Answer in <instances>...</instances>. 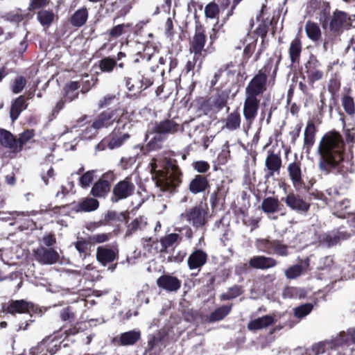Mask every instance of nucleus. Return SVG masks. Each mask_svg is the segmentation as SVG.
I'll return each mask as SVG.
<instances>
[{
  "mask_svg": "<svg viewBox=\"0 0 355 355\" xmlns=\"http://www.w3.org/2000/svg\"><path fill=\"white\" fill-rule=\"evenodd\" d=\"M219 12L218 6L215 3H209L205 9V13L207 17L215 18L218 15Z\"/></svg>",
  "mask_w": 355,
  "mask_h": 355,
  "instance_id": "nucleus-57",
  "label": "nucleus"
},
{
  "mask_svg": "<svg viewBox=\"0 0 355 355\" xmlns=\"http://www.w3.org/2000/svg\"><path fill=\"white\" fill-rule=\"evenodd\" d=\"M0 144L5 148H8L13 152L20 150V147H18V142L13 135L8 131L4 129H0Z\"/></svg>",
  "mask_w": 355,
  "mask_h": 355,
  "instance_id": "nucleus-20",
  "label": "nucleus"
},
{
  "mask_svg": "<svg viewBox=\"0 0 355 355\" xmlns=\"http://www.w3.org/2000/svg\"><path fill=\"white\" fill-rule=\"evenodd\" d=\"M53 12L48 10H40L37 13V19L43 26L50 25L53 21Z\"/></svg>",
  "mask_w": 355,
  "mask_h": 355,
  "instance_id": "nucleus-50",
  "label": "nucleus"
},
{
  "mask_svg": "<svg viewBox=\"0 0 355 355\" xmlns=\"http://www.w3.org/2000/svg\"><path fill=\"white\" fill-rule=\"evenodd\" d=\"M206 261V253L200 250H198L190 254L187 262L190 269H196L202 267Z\"/></svg>",
  "mask_w": 355,
  "mask_h": 355,
  "instance_id": "nucleus-23",
  "label": "nucleus"
},
{
  "mask_svg": "<svg viewBox=\"0 0 355 355\" xmlns=\"http://www.w3.org/2000/svg\"><path fill=\"white\" fill-rule=\"evenodd\" d=\"M27 107V104L25 101L24 96H19L12 104L10 109V118L12 121H15L20 113Z\"/></svg>",
  "mask_w": 355,
  "mask_h": 355,
  "instance_id": "nucleus-32",
  "label": "nucleus"
},
{
  "mask_svg": "<svg viewBox=\"0 0 355 355\" xmlns=\"http://www.w3.org/2000/svg\"><path fill=\"white\" fill-rule=\"evenodd\" d=\"M208 187V182L205 177L196 175L189 184V190L192 193L196 194L204 191Z\"/></svg>",
  "mask_w": 355,
  "mask_h": 355,
  "instance_id": "nucleus-29",
  "label": "nucleus"
},
{
  "mask_svg": "<svg viewBox=\"0 0 355 355\" xmlns=\"http://www.w3.org/2000/svg\"><path fill=\"white\" fill-rule=\"evenodd\" d=\"M88 18V12L85 8H80L71 16V23L73 26L80 27L83 26Z\"/></svg>",
  "mask_w": 355,
  "mask_h": 355,
  "instance_id": "nucleus-36",
  "label": "nucleus"
},
{
  "mask_svg": "<svg viewBox=\"0 0 355 355\" xmlns=\"http://www.w3.org/2000/svg\"><path fill=\"white\" fill-rule=\"evenodd\" d=\"M349 205L350 202L348 199H344L337 202L335 205L334 214L340 218L345 217V215L343 211L347 210L349 207Z\"/></svg>",
  "mask_w": 355,
  "mask_h": 355,
  "instance_id": "nucleus-51",
  "label": "nucleus"
},
{
  "mask_svg": "<svg viewBox=\"0 0 355 355\" xmlns=\"http://www.w3.org/2000/svg\"><path fill=\"white\" fill-rule=\"evenodd\" d=\"M112 236L111 233H101L94 234L89 237V241L92 243H101L107 241Z\"/></svg>",
  "mask_w": 355,
  "mask_h": 355,
  "instance_id": "nucleus-58",
  "label": "nucleus"
},
{
  "mask_svg": "<svg viewBox=\"0 0 355 355\" xmlns=\"http://www.w3.org/2000/svg\"><path fill=\"white\" fill-rule=\"evenodd\" d=\"M242 288L239 286H234L229 290L221 295L220 299L223 300H229L234 299L238 296H239L242 293Z\"/></svg>",
  "mask_w": 355,
  "mask_h": 355,
  "instance_id": "nucleus-48",
  "label": "nucleus"
},
{
  "mask_svg": "<svg viewBox=\"0 0 355 355\" xmlns=\"http://www.w3.org/2000/svg\"><path fill=\"white\" fill-rule=\"evenodd\" d=\"M58 350V347L51 345L49 340H43L37 346L33 347L30 350L31 355H53Z\"/></svg>",
  "mask_w": 355,
  "mask_h": 355,
  "instance_id": "nucleus-19",
  "label": "nucleus"
},
{
  "mask_svg": "<svg viewBox=\"0 0 355 355\" xmlns=\"http://www.w3.org/2000/svg\"><path fill=\"white\" fill-rule=\"evenodd\" d=\"M206 210L202 205L186 210L180 215L181 220H185L193 227L198 228L206 223Z\"/></svg>",
  "mask_w": 355,
  "mask_h": 355,
  "instance_id": "nucleus-8",
  "label": "nucleus"
},
{
  "mask_svg": "<svg viewBox=\"0 0 355 355\" xmlns=\"http://www.w3.org/2000/svg\"><path fill=\"white\" fill-rule=\"evenodd\" d=\"M304 290L297 288L288 286L286 287L282 292V296L284 298H302L304 297Z\"/></svg>",
  "mask_w": 355,
  "mask_h": 355,
  "instance_id": "nucleus-42",
  "label": "nucleus"
},
{
  "mask_svg": "<svg viewBox=\"0 0 355 355\" xmlns=\"http://www.w3.org/2000/svg\"><path fill=\"white\" fill-rule=\"evenodd\" d=\"M179 125L173 121H164L157 123L155 127V132L146 135V139L149 140L148 146L151 149L160 147L162 134L174 133L178 130Z\"/></svg>",
  "mask_w": 355,
  "mask_h": 355,
  "instance_id": "nucleus-6",
  "label": "nucleus"
},
{
  "mask_svg": "<svg viewBox=\"0 0 355 355\" xmlns=\"http://www.w3.org/2000/svg\"><path fill=\"white\" fill-rule=\"evenodd\" d=\"M309 267V259L306 258L300 264H296L289 267L285 270V276L288 279H294L300 277Z\"/></svg>",
  "mask_w": 355,
  "mask_h": 355,
  "instance_id": "nucleus-21",
  "label": "nucleus"
},
{
  "mask_svg": "<svg viewBox=\"0 0 355 355\" xmlns=\"http://www.w3.org/2000/svg\"><path fill=\"white\" fill-rule=\"evenodd\" d=\"M147 223L146 218L144 217H139L135 218L128 226L125 235L129 236L135 232L137 230H143Z\"/></svg>",
  "mask_w": 355,
  "mask_h": 355,
  "instance_id": "nucleus-41",
  "label": "nucleus"
},
{
  "mask_svg": "<svg viewBox=\"0 0 355 355\" xmlns=\"http://www.w3.org/2000/svg\"><path fill=\"white\" fill-rule=\"evenodd\" d=\"M311 62H309V66H306L307 68V73H308V79L310 82L313 83L315 81H318L322 79L323 76V73L320 70L316 68H311Z\"/></svg>",
  "mask_w": 355,
  "mask_h": 355,
  "instance_id": "nucleus-49",
  "label": "nucleus"
},
{
  "mask_svg": "<svg viewBox=\"0 0 355 355\" xmlns=\"http://www.w3.org/2000/svg\"><path fill=\"white\" fill-rule=\"evenodd\" d=\"M107 220H121L125 219V216L123 213L118 214L114 211H110L105 216Z\"/></svg>",
  "mask_w": 355,
  "mask_h": 355,
  "instance_id": "nucleus-63",
  "label": "nucleus"
},
{
  "mask_svg": "<svg viewBox=\"0 0 355 355\" xmlns=\"http://www.w3.org/2000/svg\"><path fill=\"white\" fill-rule=\"evenodd\" d=\"M132 126L130 114L126 111H123L120 117L116 121V125L112 132L110 141L107 143L108 148L110 149L118 148L127 141L130 138L128 130Z\"/></svg>",
  "mask_w": 355,
  "mask_h": 355,
  "instance_id": "nucleus-4",
  "label": "nucleus"
},
{
  "mask_svg": "<svg viewBox=\"0 0 355 355\" xmlns=\"http://www.w3.org/2000/svg\"><path fill=\"white\" fill-rule=\"evenodd\" d=\"M157 284L168 292H176L181 287V281L171 275H164L157 279Z\"/></svg>",
  "mask_w": 355,
  "mask_h": 355,
  "instance_id": "nucleus-14",
  "label": "nucleus"
},
{
  "mask_svg": "<svg viewBox=\"0 0 355 355\" xmlns=\"http://www.w3.org/2000/svg\"><path fill=\"white\" fill-rule=\"evenodd\" d=\"M241 125L240 114L235 111L230 114L226 119L225 128L230 130H235Z\"/></svg>",
  "mask_w": 355,
  "mask_h": 355,
  "instance_id": "nucleus-40",
  "label": "nucleus"
},
{
  "mask_svg": "<svg viewBox=\"0 0 355 355\" xmlns=\"http://www.w3.org/2000/svg\"><path fill=\"white\" fill-rule=\"evenodd\" d=\"M142 245L144 248L149 253L156 252L157 241H153L151 238H145L142 239Z\"/></svg>",
  "mask_w": 355,
  "mask_h": 355,
  "instance_id": "nucleus-59",
  "label": "nucleus"
},
{
  "mask_svg": "<svg viewBox=\"0 0 355 355\" xmlns=\"http://www.w3.org/2000/svg\"><path fill=\"white\" fill-rule=\"evenodd\" d=\"M302 42L297 35L291 42L288 53L292 64H299L302 52Z\"/></svg>",
  "mask_w": 355,
  "mask_h": 355,
  "instance_id": "nucleus-22",
  "label": "nucleus"
},
{
  "mask_svg": "<svg viewBox=\"0 0 355 355\" xmlns=\"http://www.w3.org/2000/svg\"><path fill=\"white\" fill-rule=\"evenodd\" d=\"M347 237L343 232H330L322 236L320 242L327 247L336 245L340 240L346 239Z\"/></svg>",
  "mask_w": 355,
  "mask_h": 355,
  "instance_id": "nucleus-28",
  "label": "nucleus"
},
{
  "mask_svg": "<svg viewBox=\"0 0 355 355\" xmlns=\"http://www.w3.org/2000/svg\"><path fill=\"white\" fill-rule=\"evenodd\" d=\"M110 185L107 180H99L92 188L91 193L94 197H105L110 191Z\"/></svg>",
  "mask_w": 355,
  "mask_h": 355,
  "instance_id": "nucleus-30",
  "label": "nucleus"
},
{
  "mask_svg": "<svg viewBox=\"0 0 355 355\" xmlns=\"http://www.w3.org/2000/svg\"><path fill=\"white\" fill-rule=\"evenodd\" d=\"M118 250L116 248H110L106 246H100L96 250L97 260L103 265L114 261L117 257Z\"/></svg>",
  "mask_w": 355,
  "mask_h": 355,
  "instance_id": "nucleus-15",
  "label": "nucleus"
},
{
  "mask_svg": "<svg viewBox=\"0 0 355 355\" xmlns=\"http://www.w3.org/2000/svg\"><path fill=\"white\" fill-rule=\"evenodd\" d=\"M94 171H88L80 177L79 184L82 187L85 188L90 185L94 179Z\"/></svg>",
  "mask_w": 355,
  "mask_h": 355,
  "instance_id": "nucleus-55",
  "label": "nucleus"
},
{
  "mask_svg": "<svg viewBox=\"0 0 355 355\" xmlns=\"http://www.w3.org/2000/svg\"><path fill=\"white\" fill-rule=\"evenodd\" d=\"M331 340L335 349H345L355 345V329L349 328L347 331H340L333 336Z\"/></svg>",
  "mask_w": 355,
  "mask_h": 355,
  "instance_id": "nucleus-12",
  "label": "nucleus"
},
{
  "mask_svg": "<svg viewBox=\"0 0 355 355\" xmlns=\"http://www.w3.org/2000/svg\"><path fill=\"white\" fill-rule=\"evenodd\" d=\"M130 26L129 24L115 26L110 30V36L112 38H117L124 33L125 28H130Z\"/></svg>",
  "mask_w": 355,
  "mask_h": 355,
  "instance_id": "nucleus-56",
  "label": "nucleus"
},
{
  "mask_svg": "<svg viewBox=\"0 0 355 355\" xmlns=\"http://www.w3.org/2000/svg\"><path fill=\"white\" fill-rule=\"evenodd\" d=\"M305 32L307 37L313 42L318 41L322 36L321 31L318 24L311 21L306 22Z\"/></svg>",
  "mask_w": 355,
  "mask_h": 355,
  "instance_id": "nucleus-35",
  "label": "nucleus"
},
{
  "mask_svg": "<svg viewBox=\"0 0 355 355\" xmlns=\"http://www.w3.org/2000/svg\"><path fill=\"white\" fill-rule=\"evenodd\" d=\"M180 239L178 234H170L161 239L162 249L161 251H166L168 248H171Z\"/></svg>",
  "mask_w": 355,
  "mask_h": 355,
  "instance_id": "nucleus-44",
  "label": "nucleus"
},
{
  "mask_svg": "<svg viewBox=\"0 0 355 355\" xmlns=\"http://www.w3.org/2000/svg\"><path fill=\"white\" fill-rule=\"evenodd\" d=\"M272 241L269 240H261L259 241L258 248L259 250L271 254L272 252V248L270 246L269 243H271Z\"/></svg>",
  "mask_w": 355,
  "mask_h": 355,
  "instance_id": "nucleus-61",
  "label": "nucleus"
},
{
  "mask_svg": "<svg viewBox=\"0 0 355 355\" xmlns=\"http://www.w3.org/2000/svg\"><path fill=\"white\" fill-rule=\"evenodd\" d=\"M341 103L345 113L353 117L355 115V102L353 97L349 94L343 95L341 98Z\"/></svg>",
  "mask_w": 355,
  "mask_h": 355,
  "instance_id": "nucleus-38",
  "label": "nucleus"
},
{
  "mask_svg": "<svg viewBox=\"0 0 355 355\" xmlns=\"http://www.w3.org/2000/svg\"><path fill=\"white\" fill-rule=\"evenodd\" d=\"M74 246L82 259L89 255V243L82 237H78Z\"/></svg>",
  "mask_w": 355,
  "mask_h": 355,
  "instance_id": "nucleus-39",
  "label": "nucleus"
},
{
  "mask_svg": "<svg viewBox=\"0 0 355 355\" xmlns=\"http://www.w3.org/2000/svg\"><path fill=\"white\" fill-rule=\"evenodd\" d=\"M313 309L311 304H305L295 309V315L298 318H302L309 314Z\"/></svg>",
  "mask_w": 355,
  "mask_h": 355,
  "instance_id": "nucleus-53",
  "label": "nucleus"
},
{
  "mask_svg": "<svg viewBox=\"0 0 355 355\" xmlns=\"http://www.w3.org/2000/svg\"><path fill=\"white\" fill-rule=\"evenodd\" d=\"M151 84L152 83L150 81L144 83L142 80L125 78V85L128 91L132 92L131 96H136L142 91L144 86L145 89Z\"/></svg>",
  "mask_w": 355,
  "mask_h": 355,
  "instance_id": "nucleus-26",
  "label": "nucleus"
},
{
  "mask_svg": "<svg viewBox=\"0 0 355 355\" xmlns=\"http://www.w3.org/2000/svg\"><path fill=\"white\" fill-rule=\"evenodd\" d=\"M267 76L260 71L248 83L245 88L243 103V116L245 123L243 130L248 132L257 117L259 107V96L266 90Z\"/></svg>",
  "mask_w": 355,
  "mask_h": 355,
  "instance_id": "nucleus-3",
  "label": "nucleus"
},
{
  "mask_svg": "<svg viewBox=\"0 0 355 355\" xmlns=\"http://www.w3.org/2000/svg\"><path fill=\"white\" fill-rule=\"evenodd\" d=\"M6 310L11 314L28 313L31 318H32V314L40 313V309L37 306L24 300L11 301Z\"/></svg>",
  "mask_w": 355,
  "mask_h": 355,
  "instance_id": "nucleus-10",
  "label": "nucleus"
},
{
  "mask_svg": "<svg viewBox=\"0 0 355 355\" xmlns=\"http://www.w3.org/2000/svg\"><path fill=\"white\" fill-rule=\"evenodd\" d=\"M275 322V318L272 315H264L249 322L248 327L250 330H258L266 328Z\"/></svg>",
  "mask_w": 355,
  "mask_h": 355,
  "instance_id": "nucleus-27",
  "label": "nucleus"
},
{
  "mask_svg": "<svg viewBox=\"0 0 355 355\" xmlns=\"http://www.w3.org/2000/svg\"><path fill=\"white\" fill-rule=\"evenodd\" d=\"M316 128L312 121H309L304 130V146L307 150L313 145L315 141V135Z\"/></svg>",
  "mask_w": 355,
  "mask_h": 355,
  "instance_id": "nucleus-33",
  "label": "nucleus"
},
{
  "mask_svg": "<svg viewBox=\"0 0 355 355\" xmlns=\"http://www.w3.org/2000/svg\"><path fill=\"white\" fill-rule=\"evenodd\" d=\"M270 246L272 248V252L282 257H286L288 255V246L284 245L279 241H272L271 243H269Z\"/></svg>",
  "mask_w": 355,
  "mask_h": 355,
  "instance_id": "nucleus-45",
  "label": "nucleus"
},
{
  "mask_svg": "<svg viewBox=\"0 0 355 355\" xmlns=\"http://www.w3.org/2000/svg\"><path fill=\"white\" fill-rule=\"evenodd\" d=\"M194 168L199 173H205L209 168V165L207 162L198 161L194 163Z\"/></svg>",
  "mask_w": 355,
  "mask_h": 355,
  "instance_id": "nucleus-64",
  "label": "nucleus"
},
{
  "mask_svg": "<svg viewBox=\"0 0 355 355\" xmlns=\"http://www.w3.org/2000/svg\"><path fill=\"white\" fill-rule=\"evenodd\" d=\"M135 190V186L131 177H127L124 180L119 182L113 188L112 201L126 199L131 196Z\"/></svg>",
  "mask_w": 355,
  "mask_h": 355,
  "instance_id": "nucleus-9",
  "label": "nucleus"
},
{
  "mask_svg": "<svg viewBox=\"0 0 355 355\" xmlns=\"http://www.w3.org/2000/svg\"><path fill=\"white\" fill-rule=\"evenodd\" d=\"M79 88V85L78 82L73 81L71 82L67 87H66V95H65V101H68L69 102L72 101L75 98L78 97V93H75L73 94V96H71V92L74 93L75 92H77V89Z\"/></svg>",
  "mask_w": 355,
  "mask_h": 355,
  "instance_id": "nucleus-47",
  "label": "nucleus"
},
{
  "mask_svg": "<svg viewBox=\"0 0 355 355\" xmlns=\"http://www.w3.org/2000/svg\"><path fill=\"white\" fill-rule=\"evenodd\" d=\"M116 118V110H107L101 112L94 119L92 125L83 130V137L86 139H92L98 130L111 126L118 120Z\"/></svg>",
  "mask_w": 355,
  "mask_h": 355,
  "instance_id": "nucleus-5",
  "label": "nucleus"
},
{
  "mask_svg": "<svg viewBox=\"0 0 355 355\" xmlns=\"http://www.w3.org/2000/svg\"><path fill=\"white\" fill-rule=\"evenodd\" d=\"M35 260L43 265H52L59 261L60 255L53 248L40 246L33 251Z\"/></svg>",
  "mask_w": 355,
  "mask_h": 355,
  "instance_id": "nucleus-11",
  "label": "nucleus"
},
{
  "mask_svg": "<svg viewBox=\"0 0 355 355\" xmlns=\"http://www.w3.org/2000/svg\"><path fill=\"white\" fill-rule=\"evenodd\" d=\"M205 42L206 37L203 32L196 29L191 44V52H193L196 55H200L204 49Z\"/></svg>",
  "mask_w": 355,
  "mask_h": 355,
  "instance_id": "nucleus-25",
  "label": "nucleus"
},
{
  "mask_svg": "<svg viewBox=\"0 0 355 355\" xmlns=\"http://www.w3.org/2000/svg\"><path fill=\"white\" fill-rule=\"evenodd\" d=\"M230 311L231 306H222L211 313L209 315V321L215 322L220 320L223 319Z\"/></svg>",
  "mask_w": 355,
  "mask_h": 355,
  "instance_id": "nucleus-43",
  "label": "nucleus"
},
{
  "mask_svg": "<svg viewBox=\"0 0 355 355\" xmlns=\"http://www.w3.org/2000/svg\"><path fill=\"white\" fill-rule=\"evenodd\" d=\"M265 165L268 173L266 177L272 176L275 172L279 171L282 166L281 157L273 153H269L266 159Z\"/></svg>",
  "mask_w": 355,
  "mask_h": 355,
  "instance_id": "nucleus-18",
  "label": "nucleus"
},
{
  "mask_svg": "<svg viewBox=\"0 0 355 355\" xmlns=\"http://www.w3.org/2000/svg\"><path fill=\"white\" fill-rule=\"evenodd\" d=\"M33 136V133L32 131H26L20 135L18 142V147H20V150H21L22 146L26 144L30 139H31Z\"/></svg>",
  "mask_w": 355,
  "mask_h": 355,
  "instance_id": "nucleus-62",
  "label": "nucleus"
},
{
  "mask_svg": "<svg viewBox=\"0 0 355 355\" xmlns=\"http://www.w3.org/2000/svg\"><path fill=\"white\" fill-rule=\"evenodd\" d=\"M249 265L254 268L266 270L275 267L277 261L272 257L255 256L250 259Z\"/></svg>",
  "mask_w": 355,
  "mask_h": 355,
  "instance_id": "nucleus-17",
  "label": "nucleus"
},
{
  "mask_svg": "<svg viewBox=\"0 0 355 355\" xmlns=\"http://www.w3.org/2000/svg\"><path fill=\"white\" fill-rule=\"evenodd\" d=\"M345 142L336 132L325 134L318 148V167L324 175L340 173L343 171Z\"/></svg>",
  "mask_w": 355,
  "mask_h": 355,
  "instance_id": "nucleus-1",
  "label": "nucleus"
},
{
  "mask_svg": "<svg viewBox=\"0 0 355 355\" xmlns=\"http://www.w3.org/2000/svg\"><path fill=\"white\" fill-rule=\"evenodd\" d=\"M330 17V8L328 6H327L324 9H322L318 15V19L321 23L322 28H326L328 26H329V22L331 20Z\"/></svg>",
  "mask_w": 355,
  "mask_h": 355,
  "instance_id": "nucleus-52",
  "label": "nucleus"
},
{
  "mask_svg": "<svg viewBox=\"0 0 355 355\" xmlns=\"http://www.w3.org/2000/svg\"><path fill=\"white\" fill-rule=\"evenodd\" d=\"M150 165L157 187L164 192H174L181 182V172L178 167L163 155L153 158Z\"/></svg>",
  "mask_w": 355,
  "mask_h": 355,
  "instance_id": "nucleus-2",
  "label": "nucleus"
},
{
  "mask_svg": "<svg viewBox=\"0 0 355 355\" xmlns=\"http://www.w3.org/2000/svg\"><path fill=\"white\" fill-rule=\"evenodd\" d=\"M355 26V15L349 17L346 12L336 10L331 17L329 28L331 31L338 32Z\"/></svg>",
  "mask_w": 355,
  "mask_h": 355,
  "instance_id": "nucleus-7",
  "label": "nucleus"
},
{
  "mask_svg": "<svg viewBox=\"0 0 355 355\" xmlns=\"http://www.w3.org/2000/svg\"><path fill=\"white\" fill-rule=\"evenodd\" d=\"M279 202L275 198H265L261 203V209L268 215L273 214L279 211Z\"/></svg>",
  "mask_w": 355,
  "mask_h": 355,
  "instance_id": "nucleus-34",
  "label": "nucleus"
},
{
  "mask_svg": "<svg viewBox=\"0 0 355 355\" xmlns=\"http://www.w3.org/2000/svg\"><path fill=\"white\" fill-rule=\"evenodd\" d=\"M335 349L332 340H324L315 343L308 349V355H321L326 352L329 354L330 349Z\"/></svg>",
  "mask_w": 355,
  "mask_h": 355,
  "instance_id": "nucleus-24",
  "label": "nucleus"
},
{
  "mask_svg": "<svg viewBox=\"0 0 355 355\" xmlns=\"http://www.w3.org/2000/svg\"><path fill=\"white\" fill-rule=\"evenodd\" d=\"M282 200L284 201L286 206L297 212L304 213L308 211L310 205L304 200L300 196L293 192H290Z\"/></svg>",
  "mask_w": 355,
  "mask_h": 355,
  "instance_id": "nucleus-13",
  "label": "nucleus"
},
{
  "mask_svg": "<svg viewBox=\"0 0 355 355\" xmlns=\"http://www.w3.org/2000/svg\"><path fill=\"white\" fill-rule=\"evenodd\" d=\"M287 169L293 187L296 190L301 189L304 184L302 180L300 164L297 162L290 163Z\"/></svg>",
  "mask_w": 355,
  "mask_h": 355,
  "instance_id": "nucleus-16",
  "label": "nucleus"
},
{
  "mask_svg": "<svg viewBox=\"0 0 355 355\" xmlns=\"http://www.w3.org/2000/svg\"><path fill=\"white\" fill-rule=\"evenodd\" d=\"M26 84V80L23 76L17 77L12 85V91L14 94L20 93L24 88Z\"/></svg>",
  "mask_w": 355,
  "mask_h": 355,
  "instance_id": "nucleus-54",
  "label": "nucleus"
},
{
  "mask_svg": "<svg viewBox=\"0 0 355 355\" xmlns=\"http://www.w3.org/2000/svg\"><path fill=\"white\" fill-rule=\"evenodd\" d=\"M116 65V62L111 58H105L99 62V67L103 72L110 73Z\"/></svg>",
  "mask_w": 355,
  "mask_h": 355,
  "instance_id": "nucleus-46",
  "label": "nucleus"
},
{
  "mask_svg": "<svg viewBox=\"0 0 355 355\" xmlns=\"http://www.w3.org/2000/svg\"><path fill=\"white\" fill-rule=\"evenodd\" d=\"M117 97L114 94H107L100 101H99V107L103 108L112 105L116 100Z\"/></svg>",
  "mask_w": 355,
  "mask_h": 355,
  "instance_id": "nucleus-60",
  "label": "nucleus"
},
{
  "mask_svg": "<svg viewBox=\"0 0 355 355\" xmlns=\"http://www.w3.org/2000/svg\"><path fill=\"white\" fill-rule=\"evenodd\" d=\"M98 201L94 198H85L81 202L75 204L73 209L76 211H92L98 207Z\"/></svg>",
  "mask_w": 355,
  "mask_h": 355,
  "instance_id": "nucleus-31",
  "label": "nucleus"
},
{
  "mask_svg": "<svg viewBox=\"0 0 355 355\" xmlns=\"http://www.w3.org/2000/svg\"><path fill=\"white\" fill-rule=\"evenodd\" d=\"M140 338V332L138 331H130L121 334L119 342L121 345H132Z\"/></svg>",
  "mask_w": 355,
  "mask_h": 355,
  "instance_id": "nucleus-37",
  "label": "nucleus"
}]
</instances>
